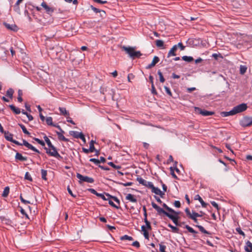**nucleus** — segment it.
<instances>
[{
    "label": "nucleus",
    "instance_id": "obj_1",
    "mask_svg": "<svg viewBox=\"0 0 252 252\" xmlns=\"http://www.w3.org/2000/svg\"><path fill=\"white\" fill-rule=\"evenodd\" d=\"M122 48L123 50L126 51V54H127L129 55V56L132 59H134L135 58H139L142 55V54L141 53L140 51H136L135 50V47L129 46L126 47L124 46L122 47Z\"/></svg>",
    "mask_w": 252,
    "mask_h": 252
},
{
    "label": "nucleus",
    "instance_id": "obj_2",
    "mask_svg": "<svg viewBox=\"0 0 252 252\" xmlns=\"http://www.w3.org/2000/svg\"><path fill=\"white\" fill-rule=\"evenodd\" d=\"M240 125L243 127L250 126L252 125V117H244L240 121Z\"/></svg>",
    "mask_w": 252,
    "mask_h": 252
},
{
    "label": "nucleus",
    "instance_id": "obj_3",
    "mask_svg": "<svg viewBox=\"0 0 252 252\" xmlns=\"http://www.w3.org/2000/svg\"><path fill=\"white\" fill-rule=\"evenodd\" d=\"M76 177L80 180L79 181V183L80 184L82 182H85L89 183H93L94 182V179L93 178L89 177L88 176H84L78 173L76 174Z\"/></svg>",
    "mask_w": 252,
    "mask_h": 252
},
{
    "label": "nucleus",
    "instance_id": "obj_4",
    "mask_svg": "<svg viewBox=\"0 0 252 252\" xmlns=\"http://www.w3.org/2000/svg\"><path fill=\"white\" fill-rule=\"evenodd\" d=\"M45 150L46 151V153L49 154V155L56 157L58 159H62V157L60 156V155L58 153L56 148L54 146V148H51L53 151H51V150L46 147L44 148Z\"/></svg>",
    "mask_w": 252,
    "mask_h": 252
},
{
    "label": "nucleus",
    "instance_id": "obj_5",
    "mask_svg": "<svg viewBox=\"0 0 252 252\" xmlns=\"http://www.w3.org/2000/svg\"><path fill=\"white\" fill-rule=\"evenodd\" d=\"M3 133L4 134L5 138L7 141L11 142L15 144L16 145H21V143L13 139V135L12 133H10L9 131H5Z\"/></svg>",
    "mask_w": 252,
    "mask_h": 252
},
{
    "label": "nucleus",
    "instance_id": "obj_6",
    "mask_svg": "<svg viewBox=\"0 0 252 252\" xmlns=\"http://www.w3.org/2000/svg\"><path fill=\"white\" fill-rule=\"evenodd\" d=\"M248 108L247 105L246 103H242L239 104L233 107L235 112L236 114L244 112Z\"/></svg>",
    "mask_w": 252,
    "mask_h": 252
},
{
    "label": "nucleus",
    "instance_id": "obj_7",
    "mask_svg": "<svg viewBox=\"0 0 252 252\" xmlns=\"http://www.w3.org/2000/svg\"><path fill=\"white\" fill-rule=\"evenodd\" d=\"M195 111L196 113L202 115L204 116H211L214 114V112L212 111H209L206 110H203L199 107H195Z\"/></svg>",
    "mask_w": 252,
    "mask_h": 252
},
{
    "label": "nucleus",
    "instance_id": "obj_8",
    "mask_svg": "<svg viewBox=\"0 0 252 252\" xmlns=\"http://www.w3.org/2000/svg\"><path fill=\"white\" fill-rule=\"evenodd\" d=\"M19 146L24 145L29 149L32 150L38 154L40 153L39 150L36 149L31 144L29 143L26 140L23 139V143H21V145H18Z\"/></svg>",
    "mask_w": 252,
    "mask_h": 252
},
{
    "label": "nucleus",
    "instance_id": "obj_9",
    "mask_svg": "<svg viewBox=\"0 0 252 252\" xmlns=\"http://www.w3.org/2000/svg\"><path fill=\"white\" fill-rule=\"evenodd\" d=\"M173 215L169 213L167 217L170 219L176 225L181 226V224L178 222V219L179 218L178 215Z\"/></svg>",
    "mask_w": 252,
    "mask_h": 252
},
{
    "label": "nucleus",
    "instance_id": "obj_10",
    "mask_svg": "<svg viewBox=\"0 0 252 252\" xmlns=\"http://www.w3.org/2000/svg\"><path fill=\"white\" fill-rule=\"evenodd\" d=\"M46 124L49 126H52L58 128L60 131H62V132H63V130L62 129L61 126L59 125H54L53 123V119L51 117H48L45 119Z\"/></svg>",
    "mask_w": 252,
    "mask_h": 252
},
{
    "label": "nucleus",
    "instance_id": "obj_11",
    "mask_svg": "<svg viewBox=\"0 0 252 252\" xmlns=\"http://www.w3.org/2000/svg\"><path fill=\"white\" fill-rule=\"evenodd\" d=\"M41 5L46 10L48 14L51 16V14L54 12V9L52 7H50L45 2H42Z\"/></svg>",
    "mask_w": 252,
    "mask_h": 252
},
{
    "label": "nucleus",
    "instance_id": "obj_12",
    "mask_svg": "<svg viewBox=\"0 0 252 252\" xmlns=\"http://www.w3.org/2000/svg\"><path fill=\"white\" fill-rule=\"evenodd\" d=\"M73 136L76 138H80L84 143H86V139L83 133L77 131H73Z\"/></svg>",
    "mask_w": 252,
    "mask_h": 252
},
{
    "label": "nucleus",
    "instance_id": "obj_13",
    "mask_svg": "<svg viewBox=\"0 0 252 252\" xmlns=\"http://www.w3.org/2000/svg\"><path fill=\"white\" fill-rule=\"evenodd\" d=\"M4 25L5 27L11 31H17L18 30V27L15 24H9L7 23H4Z\"/></svg>",
    "mask_w": 252,
    "mask_h": 252
},
{
    "label": "nucleus",
    "instance_id": "obj_14",
    "mask_svg": "<svg viewBox=\"0 0 252 252\" xmlns=\"http://www.w3.org/2000/svg\"><path fill=\"white\" fill-rule=\"evenodd\" d=\"M152 191L155 193L156 194L160 195L161 197H163L164 195V193L161 191L160 189L158 188L154 187V188L152 189Z\"/></svg>",
    "mask_w": 252,
    "mask_h": 252
},
{
    "label": "nucleus",
    "instance_id": "obj_15",
    "mask_svg": "<svg viewBox=\"0 0 252 252\" xmlns=\"http://www.w3.org/2000/svg\"><path fill=\"white\" fill-rule=\"evenodd\" d=\"M126 200H129V201H130L131 202H133V203L137 202V199L135 198V197L134 196V195L132 194H130V193H128L126 195Z\"/></svg>",
    "mask_w": 252,
    "mask_h": 252
},
{
    "label": "nucleus",
    "instance_id": "obj_16",
    "mask_svg": "<svg viewBox=\"0 0 252 252\" xmlns=\"http://www.w3.org/2000/svg\"><path fill=\"white\" fill-rule=\"evenodd\" d=\"M236 113L235 112V111L234 109L233 108L231 110L228 112H222L221 113V115L222 117H227L229 116L234 115H235Z\"/></svg>",
    "mask_w": 252,
    "mask_h": 252
},
{
    "label": "nucleus",
    "instance_id": "obj_17",
    "mask_svg": "<svg viewBox=\"0 0 252 252\" xmlns=\"http://www.w3.org/2000/svg\"><path fill=\"white\" fill-rule=\"evenodd\" d=\"M15 159L17 160H19L20 161H26L27 160V158L25 157H23L21 154L19 153H17L15 155Z\"/></svg>",
    "mask_w": 252,
    "mask_h": 252
},
{
    "label": "nucleus",
    "instance_id": "obj_18",
    "mask_svg": "<svg viewBox=\"0 0 252 252\" xmlns=\"http://www.w3.org/2000/svg\"><path fill=\"white\" fill-rule=\"evenodd\" d=\"M177 50V46L175 45L173 46V47L170 49L168 53V57H169L171 56H174L176 55L175 51Z\"/></svg>",
    "mask_w": 252,
    "mask_h": 252
},
{
    "label": "nucleus",
    "instance_id": "obj_19",
    "mask_svg": "<svg viewBox=\"0 0 252 252\" xmlns=\"http://www.w3.org/2000/svg\"><path fill=\"white\" fill-rule=\"evenodd\" d=\"M195 200H198L200 202L203 207H206L207 205V204L202 199V198L200 196L199 194H197L194 196Z\"/></svg>",
    "mask_w": 252,
    "mask_h": 252
},
{
    "label": "nucleus",
    "instance_id": "obj_20",
    "mask_svg": "<svg viewBox=\"0 0 252 252\" xmlns=\"http://www.w3.org/2000/svg\"><path fill=\"white\" fill-rule=\"evenodd\" d=\"M61 132H58L57 131L56 133H57V134L58 135V138L60 140H62V141H65V142H67L68 141V139L66 138L63 134V132H62V131H61Z\"/></svg>",
    "mask_w": 252,
    "mask_h": 252
},
{
    "label": "nucleus",
    "instance_id": "obj_21",
    "mask_svg": "<svg viewBox=\"0 0 252 252\" xmlns=\"http://www.w3.org/2000/svg\"><path fill=\"white\" fill-rule=\"evenodd\" d=\"M245 250L247 252H252V243L250 241H248L246 242V246H245Z\"/></svg>",
    "mask_w": 252,
    "mask_h": 252
},
{
    "label": "nucleus",
    "instance_id": "obj_22",
    "mask_svg": "<svg viewBox=\"0 0 252 252\" xmlns=\"http://www.w3.org/2000/svg\"><path fill=\"white\" fill-rule=\"evenodd\" d=\"M162 206L169 212L173 213L174 214L179 215V213L178 212L175 211L172 208L169 207L165 203H163L162 204Z\"/></svg>",
    "mask_w": 252,
    "mask_h": 252
},
{
    "label": "nucleus",
    "instance_id": "obj_23",
    "mask_svg": "<svg viewBox=\"0 0 252 252\" xmlns=\"http://www.w3.org/2000/svg\"><path fill=\"white\" fill-rule=\"evenodd\" d=\"M9 107L13 111V112L16 114H19L21 112L20 109L16 107L14 105L11 104L9 105Z\"/></svg>",
    "mask_w": 252,
    "mask_h": 252
},
{
    "label": "nucleus",
    "instance_id": "obj_24",
    "mask_svg": "<svg viewBox=\"0 0 252 252\" xmlns=\"http://www.w3.org/2000/svg\"><path fill=\"white\" fill-rule=\"evenodd\" d=\"M59 110L61 113L65 116H68L69 115V112L64 107H59Z\"/></svg>",
    "mask_w": 252,
    "mask_h": 252
},
{
    "label": "nucleus",
    "instance_id": "obj_25",
    "mask_svg": "<svg viewBox=\"0 0 252 252\" xmlns=\"http://www.w3.org/2000/svg\"><path fill=\"white\" fill-rule=\"evenodd\" d=\"M43 138L48 147L50 148H54V146L52 145L48 137L46 135H45Z\"/></svg>",
    "mask_w": 252,
    "mask_h": 252
},
{
    "label": "nucleus",
    "instance_id": "obj_26",
    "mask_svg": "<svg viewBox=\"0 0 252 252\" xmlns=\"http://www.w3.org/2000/svg\"><path fill=\"white\" fill-rule=\"evenodd\" d=\"M13 93L14 90L12 88H9L6 91V95L10 98H12Z\"/></svg>",
    "mask_w": 252,
    "mask_h": 252
},
{
    "label": "nucleus",
    "instance_id": "obj_27",
    "mask_svg": "<svg viewBox=\"0 0 252 252\" xmlns=\"http://www.w3.org/2000/svg\"><path fill=\"white\" fill-rule=\"evenodd\" d=\"M105 195H106V197H109V199H113L115 202H116L119 205H120V201L117 197L112 196L110 194H109V193H105Z\"/></svg>",
    "mask_w": 252,
    "mask_h": 252
},
{
    "label": "nucleus",
    "instance_id": "obj_28",
    "mask_svg": "<svg viewBox=\"0 0 252 252\" xmlns=\"http://www.w3.org/2000/svg\"><path fill=\"white\" fill-rule=\"evenodd\" d=\"M157 212L158 213V214L160 215L161 214H163L164 215H165L166 216H167V215H168L169 213L165 211L163 209L161 208L160 207H158L157 209H156Z\"/></svg>",
    "mask_w": 252,
    "mask_h": 252
},
{
    "label": "nucleus",
    "instance_id": "obj_29",
    "mask_svg": "<svg viewBox=\"0 0 252 252\" xmlns=\"http://www.w3.org/2000/svg\"><path fill=\"white\" fill-rule=\"evenodd\" d=\"M247 70V67L246 65H241L240 66V73L242 75L244 74Z\"/></svg>",
    "mask_w": 252,
    "mask_h": 252
},
{
    "label": "nucleus",
    "instance_id": "obj_30",
    "mask_svg": "<svg viewBox=\"0 0 252 252\" xmlns=\"http://www.w3.org/2000/svg\"><path fill=\"white\" fill-rule=\"evenodd\" d=\"M9 192V188L8 187H6L4 189V190L2 194V196L4 197H6L8 196Z\"/></svg>",
    "mask_w": 252,
    "mask_h": 252
},
{
    "label": "nucleus",
    "instance_id": "obj_31",
    "mask_svg": "<svg viewBox=\"0 0 252 252\" xmlns=\"http://www.w3.org/2000/svg\"><path fill=\"white\" fill-rule=\"evenodd\" d=\"M168 226L172 229L173 232L176 233H179V229L178 227L174 226L170 223L168 224Z\"/></svg>",
    "mask_w": 252,
    "mask_h": 252
},
{
    "label": "nucleus",
    "instance_id": "obj_32",
    "mask_svg": "<svg viewBox=\"0 0 252 252\" xmlns=\"http://www.w3.org/2000/svg\"><path fill=\"white\" fill-rule=\"evenodd\" d=\"M182 60L187 62H191L193 61V59L192 57L187 56H183Z\"/></svg>",
    "mask_w": 252,
    "mask_h": 252
},
{
    "label": "nucleus",
    "instance_id": "obj_33",
    "mask_svg": "<svg viewBox=\"0 0 252 252\" xmlns=\"http://www.w3.org/2000/svg\"><path fill=\"white\" fill-rule=\"evenodd\" d=\"M195 226L198 227L199 228V230L201 232H202V233H203L204 234H210V233L208 231H207L206 230H205L204 229V228L202 226L199 225H196Z\"/></svg>",
    "mask_w": 252,
    "mask_h": 252
},
{
    "label": "nucleus",
    "instance_id": "obj_34",
    "mask_svg": "<svg viewBox=\"0 0 252 252\" xmlns=\"http://www.w3.org/2000/svg\"><path fill=\"white\" fill-rule=\"evenodd\" d=\"M41 173L42 179L43 180H44L46 181L47 180L46 176H47V171L46 170H44V169H41Z\"/></svg>",
    "mask_w": 252,
    "mask_h": 252
},
{
    "label": "nucleus",
    "instance_id": "obj_35",
    "mask_svg": "<svg viewBox=\"0 0 252 252\" xmlns=\"http://www.w3.org/2000/svg\"><path fill=\"white\" fill-rule=\"evenodd\" d=\"M120 239L121 240H129L132 241L133 240V238L131 236H129L127 235H124L121 237Z\"/></svg>",
    "mask_w": 252,
    "mask_h": 252
},
{
    "label": "nucleus",
    "instance_id": "obj_36",
    "mask_svg": "<svg viewBox=\"0 0 252 252\" xmlns=\"http://www.w3.org/2000/svg\"><path fill=\"white\" fill-rule=\"evenodd\" d=\"M18 125L22 128L23 132L25 134H27V135H30V133L27 130V129H26V127L25 126H24L23 125H22L21 124H19Z\"/></svg>",
    "mask_w": 252,
    "mask_h": 252
},
{
    "label": "nucleus",
    "instance_id": "obj_37",
    "mask_svg": "<svg viewBox=\"0 0 252 252\" xmlns=\"http://www.w3.org/2000/svg\"><path fill=\"white\" fill-rule=\"evenodd\" d=\"M18 96L17 97L18 101L19 102H21L23 101V98L22 97V96L23 95L22 91L21 90H19L18 91Z\"/></svg>",
    "mask_w": 252,
    "mask_h": 252
},
{
    "label": "nucleus",
    "instance_id": "obj_38",
    "mask_svg": "<svg viewBox=\"0 0 252 252\" xmlns=\"http://www.w3.org/2000/svg\"><path fill=\"white\" fill-rule=\"evenodd\" d=\"M158 74L159 76V81L161 83H163L165 81V79L163 77V76L162 75V72L160 71V70H158Z\"/></svg>",
    "mask_w": 252,
    "mask_h": 252
},
{
    "label": "nucleus",
    "instance_id": "obj_39",
    "mask_svg": "<svg viewBox=\"0 0 252 252\" xmlns=\"http://www.w3.org/2000/svg\"><path fill=\"white\" fill-rule=\"evenodd\" d=\"M95 143V141L91 140L90 142V148L89 151H92V152L95 151V148L94 146V143Z\"/></svg>",
    "mask_w": 252,
    "mask_h": 252
},
{
    "label": "nucleus",
    "instance_id": "obj_40",
    "mask_svg": "<svg viewBox=\"0 0 252 252\" xmlns=\"http://www.w3.org/2000/svg\"><path fill=\"white\" fill-rule=\"evenodd\" d=\"M91 8L92 10H93L95 13H102L103 14L104 13V10H100L98 8H95L94 6H93V5L91 6Z\"/></svg>",
    "mask_w": 252,
    "mask_h": 252
},
{
    "label": "nucleus",
    "instance_id": "obj_41",
    "mask_svg": "<svg viewBox=\"0 0 252 252\" xmlns=\"http://www.w3.org/2000/svg\"><path fill=\"white\" fill-rule=\"evenodd\" d=\"M189 232L193 234L197 233V231L194 230L192 227L188 225H186L185 227Z\"/></svg>",
    "mask_w": 252,
    "mask_h": 252
},
{
    "label": "nucleus",
    "instance_id": "obj_42",
    "mask_svg": "<svg viewBox=\"0 0 252 252\" xmlns=\"http://www.w3.org/2000/svg\"><path fill=\"white\" fill-rule=\"evenodd\" d=\"M96 196L101 198L103 200H107L109 199V197H106V196L105 194H102V193H98L97 194Z\"/></svg>",
    "mask_w": 252,
    "mask_h": 252
},
{
    "label": "nucleus",
    "instance_id": "obj_43",
    "mask_svg": "<svg viewBox=\"0 0 252 252\" xmlns=\"http://www.w3.org/2000/svg\"><path fill=\"white\" fill-rule=\"evenodd\" d=\"M156 45L158 47H163L164 45V42L161 40H157L156 41Z\"/></svg>",
    "mask_w": 252,
    "mask_h": 252
},
{
    "label": "nucleus",
    "instance_id": "obj_44",
    "mask_svg": "<svg viewBox=\"0 0 252 252\" xmlns=\"http://www.w3.org/2000/svg\"><path fill=\"white\" fill-rule=\"evenodd\" d=\"M137 181L139 182V184H140L144 186H145V185H146V181L141 177H138L137 178Z\"/></svg>",
    "mask_w": 252,
    "mask_h": 252
},
{
    "label": "nucleus",
    "instance_id": "obj_45",
    "mask_svg": "<svg viewBox=\"0 0 252 252\" xmlns=\"http://www.w3.org/2000/svg\"><path fill=\"white\" fill-rule=\"evenodd\" d=\"M108 164L110 165L111 166H112V167H113L115 169H121V166H120V165H115L113 162H109L108 163Z\"/></svg>",
    "mask_w": 252,
    "mask_h": 252
},
{
    "label": "nucleus",
    "instance_id": "obj_46",
    "mask_svg": "<svg viewBox=\"0 0 252 252\" xmlns=\"http://www.w3.org/2000/svg\"><path fill=\"white\" fill-rule=\"evenodd\" d=\"M90 161L94 162L95 164L98 166V165H100V161H99V159H96L94 158H92L90 159Z\"/></svg>",
    "mask_w": 252,
    "mask_h": 252
},
{
    "label": "nucleus",
    "instance_id": "obj_47",
    "mask_svg": "<svg viewBox=\"0 0 252 252\" xmlns=\"http://www.w3.org/2000/svg\"><path fill=\"white\" fill-rule=\"evenodd\" d=\"M24 14H25V16H26L28 18V20H29V21L30 22H32V18L30 16V13H29V12H28V11L27 9H26L25 10Z\"/></svg>",
    "mask_w": 252,
    "mask_h": 252
},
{
    "label": "nucleus",
    "instance_id": "obj_48",
    "mask_svg": "<svg viewBox=\"0 0 252 252\" xmlns=\"http://www.w3.org/2000/svg\"><path fill=\"white\" fill-rule=\"evenodd\" d=\"M145 186L146 187H148L151 189H152L153 188H154V185L153 184V183L151 182H148L146 181V185H145Z\"/></svg>",
    "mask_w": 252,
    "mask_h": 252
},
{
    "label": "nucleus",
    "instance_id": "obj_49",
    "mask_svg": "<svg viewBox=\"0 0 252 252\" xmlns=\"http://www.w3.org/2000/svg\"><path fill=\"white\" fill-rule=\"evenodd\" d=\"M144 222L146 223L147 228L149 230H151L152 227L151 226L150 222L147 219H144Z\"/></svg>",
    "mask_w": 252,
    "mask_h": 252
},
{
    "label": "nucleus",
    "instance_id": "obj_50",
    "mask_svg": "<svg viewBox=\"0 0 252 252\" xmlns=\"http://www.w3.org/2000/svg\"><path fill=\"white\" fill-rule=\"evenodd\" d=\"M25 178L30 181H32V179L29 172H26L25 175Z\"/></svg>",
    "mask_w": 252,
    "mask_h": 252
},
{
    "label": "nucleus",
    "instance_id": "obj_51",
    "mask_svg": "<svg viewBox=\"0 0 252 252\" xmlns=\"http://www.w3.org/2000/svg\"><path fill=\"white\" fill-rule=\"evenodd\" d=\"M33 139L36 141L38 144L41 145L42 146H45V143L43 141L40 140L39 139L37 138H33Z\"/></svg>",
    "mask_w": 252,
    "mask_h": 252
},
{
    "label": "nucleus",
    "instance_id": "obj_52",
    "mask_svg": "<svg viewBox=\"0 0 252 252\" xmlns=\"http://www.w3.org/2000/svg\"><path fill=\"white\" fill-rule=\"evenodd\" d=\"M159 61V58L157 56H155L153 59L152 63L156 65Z\"/></svg>",
    "mask_w": 252,
    "mask_h": 252
},
{
    "label": "nucleus",
    "instance_id": "obj_53",
    "mask_svg": "<svg viewBox=\"0 0 252 252\" xmlns=\"http://www.w3.org/2000/svg\"><path fill=\"white\" fill-rule=\"evenodd\" d=\"M236 231L240 235L243 236L244 237L245 236V234L244 232L241 230L240 227H237L236 228Z\"/></svg>",
    "mask_w": 252,
    "mask_h": 252
},
{
    "label": "nucleus",
    "instance_id": "obj_54",
    "mask_svg": "<svg viewBox=\"0 0 252 252\" xmlns=\"http://www.w3.org/2000/svg\"><path fill=\"white\" fill-rule=\"evenodd\" d=\"M159 251L160 252H166L165 249H166V246L165 245H163L161 244H160L159 245Z\"/></svg>",
    "mask_w": 252,
    "mask_h": 252
},
{
    "label": "nucleus",
    "instance_id": "obj_55",
    "mask_svg": "<svg viewBox=\"0 0 252 252\" xmlns=\"http://www.w3.org/2000/svg\"><path fill=\"white\" fill-rule=\"evenodd\" d=\"M20 199L21 202L25 204H28L30 203V202L29 201L24 199L21 194L20 196Z\"/></svg>",
    "mask_w": 252,
    "mask_h": 252
},
{
    "label": "nucleus",
    "instance_id": "obj_56",
    "mask_svg": "<svg viewBox=\"0 0 252 252\" xmlns=\"http://www.w3.org/2000/svg\"><path fill=\"white\" fill-rule=\"evenodd\" d=\"M170 171H171V174L172 176V177L175 178V179H177V176L176 175V174L174 173V167H171L170 168Z\"/></svg>",
    "mask_w": 252,
    "mask_h": 252
},
{
    "label": "nucleus",
    "instance_id": "obj_57",
    "mask_svg": "<svg viewBox=\"0 0 252 252\" xmlns=\"http://www.w3.org/2000/svg\"><path fill=\"white\" fill-rule=\"evenodd\" d=\"M177 46V48H180L181 50H184L185 48V46L183 45L182 42H179L178 44L175 45Z\"/></svg>",
    "mask_w": 252,
    "mask_h": 252
},
{
    "label": "nucleus",
    "instance_id": "obj_58",
    "mask_svg": "<svg viewBox=\"0 0 252 252\" xmlns=\"http://www.w3.org/2000/svg\"><path fill=\"white\" fill-rule=\"evenodd\" d=\"M164 89H165V91L166 92V93L168 94L170 96H172V93L170 90V89L166 87V86H164Z\"/></svg>",
    "mask_w": 252,
    "mask_h": 252
},
{
    "label": "nucleus",
    "instance_id": "obj_59",
    "mask_svg": "<svg viewBox=\"0 0 252 252\" xmlns=\"http://www.w3.org/2000/svg\"><path fill=\"white\" fill-rule=\"evenodd\" d=\"M67 191L68 192V193L73 197H76V195L74 194L72 191V190H71L69 186H68L67 188Z\"/></svg>",
    "mask_w": 252,
    "mask_h": 252
},
{
    "label": "nucleus",
    "instance_id": "obj_60",
    "mask_svg": "<svg viewBox=\"0 0 252 252\" xmlns=\"http://www.w3.org/2000/svg\"><path fill=\"white\" fill-rule=\"evenodd\" d=\"M211 203L214 207L217 209V210L220 209L218 204L215 201H211Z\"/></svg>",
    "mask_w": 252,
    "mask_h": 252
},
{
    "label": "nucleus",
    "instance_id": "obj_61",
    "mask_svg": "<svg viewBox=\"0 0 252 252\" xmlns=\"http://www.w3.org/2000/svg\"><path fill=\"white\" fill-rule=\"evenodd\" d=\"M119 184L120 185H123L124 187L130 186H131L133 185V183H132V182H127L126 183H120Z\"/></svg>",
    "mask_w": 252,
    "mask_h": 252
},
{
    "label": "nucleus",
    "instance_id": "obj_62",
    "mask_svg": "<svg viewBox=\"0 0 252 252\" xmlns=\"http://www.w3.org/2000/svg\"><path fill=\"white\" fill-rule=\"evenodd\" d=\"M88 190L89 191H90V192H91L92 193L95 194V195H96L98 193V192H97V191L94 189H92V188L88 189Z\"/></svg>",
    "mask_w": 252,
    "mask_h": 252
},
{
    "label": "nucleus",
    "instance_id": "obj_63",
    "mask_svg": "<svg viewBox=\"0 0 252 252\" xmlns=\"http://www.w3.org/2000/svg\"><path fill=\"white\" fill-rule=\"evenodd\" d=\"M109 201V204L111 206L114 207V208H116L117 209H118L119 208V207L118 206H117L116 205H115L113 202L112 201H111V200L109 199L108 200Z\"/></svg>",
    "mask_w": 252,
    "mask_h": 252
},
{
    "label": "nucleus",
    "instance_id": "obj_64",
    "mask_svg": "<svg viewBox=\"0 0 252 252\" xmlns=\"http://www.w3.org/2000/svg\"><path fill=\"white\" fill-rule=\"evenodd\" d=\"M132 245L134 247H136L137 248H139L140 247V244L139 243L136 241L134 242H133V243L132 244Z\"/></svg>",
    "mask_w": 252,
    "mask_h": 252
}]
</instances>
